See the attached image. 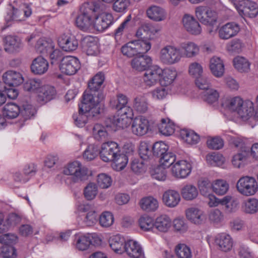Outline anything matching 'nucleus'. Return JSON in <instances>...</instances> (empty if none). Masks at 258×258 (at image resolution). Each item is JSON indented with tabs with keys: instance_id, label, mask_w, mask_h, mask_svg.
<instances>
[{
	"instance_id": "obj_12",
	"label": "nucleus",
	"mask_w": 258,
	"mask_h": 258,
	"mask_svg": "<svg viewBox=\"0 0 258 258\" xmlns=\"http://www.w3.org/2000/svg\"><path fill=\"white\" fill-rule=\"evenodd\" d=\"M192 166L191 164L186 160H179L176 162L171 168L173 176L177 179H184L190 174Z\"/></svg>"
},
{
	"instance_id": "obj_10",
	"label": "nucleus",
	"mask_w": 258,
	"mask_h": 258,
	"mask_svg": "<svg viewBox=\"0 0 258 258\" xmlns=\"http://www.w3.org/2000/svg\"><path fill=\"white\" fill-rule=\"evenodd\" d=\"M119 152V148L116 143L107 142L102 144L99 155L103 161L107 162L113 160Z\"/></svg>"
},
{
	"instance_id": "obj_38",
	"label": "nucleus",
	"mask_w": 258,
	"mask_h": 258,
	"mask_svg": "<svg viewBox=\"0 0 258 258\" xmlns=\"http://www.w3.org/2000/svg\"><path fill=\"white\" fill-rule=\"evenodd\" d=\"M162 72L160 78V84L162 86L170 85L177 77V72L174 69H166L162 70Z\"/></svg>"
},
{
	"instance_id": "obj_21",
	"label": "nucleus",
	"mask_w": 258,
	"mask_h": 258,
	"mask_svg": "<svg viewBox=\"0 0 258 258\" xmlns=\"http://www.w3.org/2000/svg\"><path fill=\"white\" fill-rule=\"evenodd\" d=\"M83 105V101H82V103L80 105H79V113L77 114H74L73 115V118L74 120V122L75 124L79 127H82L84 126L85 124L87 123V121L88 120V117L87 115L86 114V113L91 112V113L93 114V116L95 115L94 113L97 114L99 113V111L97 108V107H95V108H91L89 110L86 111L85 110H81V107Z\"/></svg>"
},
{
	"instance_id": "obj_55",
	"label": "nucleus",
	"mask_w": 258,
	"mask_h": 258,
	"mask_svg": "<svg viewBox=\"0 0 258 258\" xmlns=\"http://www.w3.org/2000/svg\"><path fill=\"white\" fill-rule=\"evenodd\" d=\"M98 194V187L93 182L89 183L84 188L83 194L88 201H91L95 198Z\"/></svg>"
},
{
	"instance_id": "obj_7",
	"label": "nucleus",
	"mask_w": 258,
	"mask_h": 258,
	"mask_svg": "<svg viewBox=\"0 0 258 258\" xmlns=\"http://www.w3.org/2000/svg\"><path fill=\"white\" fill-rule=\"evenodd\" d=\"M234 6L242 17L255 18L258 15V6L250 0H239L234 3Z\"/></svg>"
},
{
	"instance_id": "obj_43",
	"label": "nucleus",
	"mask_w": 258,
	"mask_h": 258,
	"mask_svg": "<svg viewBox=\"0 0 258 258\" xmlns=\"http://www.w3.org/2000/svg\"><path fill=\"white\" fill-rule=\"evenodd\" d=\"M4 41L5 44V50L7 51L16 50L21 45L20 40L15 36H7L5 37Z\"/></svg>"
},
{
	"instance_id": "obj_49",
	"label": "nucleus",
	"mask_w": 258,
	"mask_h": 258,
	"mask_svg": "<svg viewBox=\"0 0 258 258\" xmlns=\"http://www.w3.org/2000/svg\"><path fill=\"white\" fill-rule=\"evenodd\" d=\"M249 154L248 150H244L235 154L232 159V163L233 166L238 168L243 166Z\"/></svg>"
},
{
	"instance_id": "obj_58",
	"label": "nucleus",
	"mask_w": 258,
	"mask_h": 258,
	"mask_svg": "<svg viewBox=\"0 0 258 258\" xmlns=\"http://www.w3.org/2000/svg\"><path fill=\"white\" fill-rule=\"evenodd\" d=\"M99 152V148L97 145L90 144L84 152L83 158L88 161L92 160L97 156Z\"/></svg>"
},
{
	"instance_id": "obj_41",
	"label": "nucleus",
	"mask_w": 258,
	"mask_h": 258,
	"mask_svg": "<svg viewBox=\"0 0 258 258\" xmlns=\"http://www.w3.org/2000/svg\"><path fill=\"white\" fill-rule=\"evenodd\" d=\"M180 135L182 139L188 144H196L200 141L199 136L192 130L183 129Z\"/></svg>"
},
{
	"instance_id": "obj_16",
	"label": "nucleus",
	"mask_w": 258,
	"mask_h": 258,
	"mask_svg": "<svg viewBox=\"0 0 258 258\" xmlns=\"http://www.w3.org/2000/svg\"><path fill=\"white\" fill-rule=\"evenodd\" d=\"M182 23L185 29L190 34L197 35L201 33V25L192 16L184 15L182 18Z\"/></svg>"
},
{
	"instance_id": "obj_19",
	"label": "nucleus",
	"mask_w": 258,
	"mask_h": 258,
	"mask_svg": "<svg viewBox=\"0 0 258 258\" xmlns=\"http://www.w3.org/2000/svg\"><path fill=\"white\" fill-rule=\"evenodd\" d=\"M124 252L131 258H140L144 255L140 245L133 240H129L126 242Z\"/></svg>"
},
{
	"instance_id": "obj_62",
	"label": "nucleus",
	"mask_w": 258,
	"mask_h": 258,
	"mask_svg": "<svg viewBox=\"0 0 258 258\" xmlns=\"http://www.w3.org/2000/svg\"><path fill=\"white\" fill-rule=\"evenodd\" d=\"M20 113L25 119H30L36 113L35 108L28 102L24 103L20 107Z\"/></svg>"
},
{
	"instance_id": "obj_60",
	"label": "nucleus",
	"mask_w": 258,
	"mask_h": 258,
	"mask_svg": "<svg viewBox=\"0 0 258 258\" xmlns=\"http://www.w3.org/2000/svg\"><path fill=\"white\" fill-rule=\"evenodd\" d=\"M202 97L205 101L208 103H213L216 102L219 97V93L212 88H209L204 91L202 93Z\"/></svg>"
},
{
	"instance_id": "obj_46",
	"label": "nucleus",
	"mask_w": 258,
	"mask_h": 258,
	"mask_svg": "<svg viewBox=\"0 0 258 258\" xmlns=\"http://www.w3.org/2000/svg\"><path fill=\"white\" fill-rule=\"evenodd\" d=\"M241 207L243 211L248 214H254L258 211V200L250 198L244 201Z\"/></svg>"
},
{
	"instance_id": "obj_61",
	"label": "nucleus",
	"mask_w": 258,
	"mask_h": 258,
	"mask_svg": "<svg viewBox=\"0 0 258 258\" xmlns=\"http://www.w3.org/2000/svg\"><path fill=\"white\" fill-rule=\"evenodd\" d=\"M188 73L190 76L197 79L203 76V67L198 62H191L188 66Z\"/></svg>"
},
{
	"instance_id": "obj_26",
	"label": "nucleus",
	"mask_w": 258,
	"mask_h": 258,
	"mask_svg": "<svg viewBox=\"0 0 258 258\" xmlns=\"http://www.w3.org/2000/svg\"><path fill=\"white\" fill-rule=\"evenodd\" d=\"M48 66V62L44 58L38 56L32 61L31 69L34 74L42 75L47 71Z\"/></svg>"
},
{
	"instance_id": "obj_4",
	"label": "nucleus",
	"mask_w": 258,
	"mask_h": 258,
	"mask_svg": "<svg viewBox=\"0 0 258 258\" xmlns=\"http://www.w3.org/2000/svg\"><path fill=\"white\" fill-rule=\"evenodd\" d=\"M62 172L66 175L71 176V182L76 183L87 179L89 171L87 168L83 166L82 164L75 161L66 165Z\"/></svg>"
},
{
	"instance_id": "obj_44",
	"label": "nucleus",
	"mask_w": 258,
	"mask_h": 258,
	"mask_svg": "<svg viewBox=\"0 0 258 258\" xmlns=\"http://www.w3.org/2000/svg\"><path fill=\"white\" fill-rule=\"evenodd\" d=\"M243 100L239 97H235L230 99L226 100L223 104L227 109L231 112L237 113L238 109L242 105Z\"/></svg>"
},
{
	"instance_id": "obj_48",
	"label": "nucleus",
	"mask_w": 258,
	"mask_h": 258,
	"mask_svg": "<svg viewBox=\"0 0 258 258\" xmlns=\"http://www.w3.org/2000/svg\"><path fill=\"white\" fill-rule=\"evenodd\" d=\"M89 234L85 235H78L76 236V247L80 250L87 249L91 244Z\"/></svg>"
},
{
	"instance_id": "obj_36",
	"label": "nucleus",
	"mask_w": 258,
	"mask_h": 258,
	"mask_svg": "<svg viewBox=\"0 0 258 258\" xmlns=\"http://www.w3.org/2000/svg\"><path fill=\"white\" fill-rule=\"evenodd\" d=\"M133 107L140 113H145L148 109V99L144 95L136 96L133 101Z\"/></svg>"
},
{
	"instance_id": "obj_50",
	"label": "nucleus",
	"mask_w": 258,
	"mask_h": 258,
	"mask_svg": "<svg viewBox=\"0 0 258 258\" xmlns=\"http://www.w3.org/2000/svg\"><path fill=\"white\" fill-rule=\"evenodd\" d=\"M221 205L225 206V210L228 212L234 211L238 204L237 200L231 196H226L222 198Z\"/></svg>"
},
{
	"instance_id": "obj_18",
	"label": "nucleus",
	"mask_w": 258,
	"mask_h": 258,
	"mask_svg": "<svg viewBox=\"0 0 258 258\" xmlns=\"http://www.w3.org/2000/svg\"><path fill=\"white\" fill-rule=\"evenodd\" d=\"M180 200L181 198L179 192L175 190H167L162 196L163 203L169 208L176 207Z\"/></svg>"
},
{
	"instance_id": "obj_59",
	"label": "nucleus",
	"mask_w": 258,
	"mask_h": 258,
	"mask_svg": "<svg viewBox=\"0 0 258 258\" xmlns=\"http://www.w3.org/2000/svg\"><path fill=\"white\" fill-rule=\"evenodd\" d=\"M82 226H91L94 225L97 221V214L94 211H90L89 213L82 215Z\"/></svg>"
},
{
	"instance_id": "obj_11",
	"label": "nucleus",
	"mask_w": 258,
	"mask_h": 258,
	"mask_svg": "<svg viewBox=\"0 0 258 258\" xmlns=\"http://www.w3.org/2000/svg\"><path fill=\"white\" fill-rule=\"evenodd\" d=\"M80 68L79 59L73 56H66L61 60L60 70L61 72L67 75L75 74Z\"/></svg>"
},
{
	"instance_id": "obj_39",
	"label": "nucleus",
	"mask_w": 258,
	"mask_h": 258,
	"mask_svg": "<svg viewBox=\"0 0 258 258\" xmlns=\"http://www.w3.org/2000/svg\"><path fill=\"white\" fill-rule=\"evenodd\" d=\"M171 225V221L166 215H161L154 222V227L159 231L166 232Z\"/></svg>"
},
{
	"instance_id": "obj_37",
	"label": "nucleus",
	"mask_w": 258,
	"mask_h": 258,
	"mask_svg": "<svg viewBox=\"0 0 258 258\" xmlns=\"http://www.w3.org/2000/svg\"><path fill=\"white\" fill-rule=\"evenodd\" d=\"M20 107L15 103H8L3 108V115L7 118H16L20 113Z\"/></svg>"
},
{
	"instance_id": "obj_33",
	"label": "nucleus",
	"mask_w": 258,
	"mask_h": 258,
	"mask_svg": "<svg viewBox=\"0 0 258 258\" xmlns=\"http://www.w3.org/2000/svg\"><path fill=\"white\" fill-rule=\"evenodd\" d=\"M210 68L213 75L216 77H222L224 73V66L220 58L213 57L210 62Z\"/></svg>"
},
{
	"instance_id": "obj_63",
	"label": "nucleus",
	"mask_w": 258,
	"mask_h": 258,
	"mask_svg": "<svg viewBox=\"0 0 258 258\" xmlns=\"http://www.w3.org/2000/svg\"><path fill=\"white\" fill-rule=\"evenodd\" d=\"M208 162L212 166H220L224 162V157L220 154L213 153L206 156Z\"/></svg>"
},
{
	"instance_id": "obj_54",
	"label": "nucleus",
	"mask_w": 258,
	"mask_h": 258,
	"mask_svg": "<svg viewBox=\"0 0 258 258\" xmlns=\"http://www.w3.org/2000/svg\"><path fill=\"white\" fill-rule=\"evenodd\" d=\"M160 133L166 136L171 135L174 132L175 126L173 123L167 121L165 119H162L158 125Z\"/></svg>"
},
{
	"instance_id": "obj_14",
	"label": "nucleus",
	"mask_w": 258,
	"mask_h": 258,
	"mask_svg": "<svg viewBox=\"0 0 258 258\" xmlns=\"http://www.w3.org/2000/svg\"><path fill=\"white\" fill-rule=\"evenodd\" d=\"M149 127V122L147 118L142 116L136 117L132 123V132L135 135L141 136L147 133Z\"/></svg>"
},
{
	"instance_id": "obj_30",
	"label": "nucleus",
	"mask_w": 258,
	"mask_h": 258,
	"mask_svg": "<svg viewBox=\"0 0 258 258\" xmlns=\"http://www.w3.org/2000/svg\"><path fill=\"white\" fill-rule=\"evenodd\" d=\"M126 242L123 237L116 235L110 238L109 245L115 252L121 254L124 252Z\"/></svg>"
},
{
	"instance_id": "obj_20",
	"label": "nucleus",
	"mask_w": 258,
	"mask_h": 258,
	"mask_svg": "<svg viewBox=\"0 0 258 258\" xmlns=\"http://www.w3.org/2000/svg\"><path fill=\"white\" fill-rule=\"evenodd\" d=\"M55 94L56 91L53 87L50 85L41 86L38 90V101L42 103H45L52 100Z\"/></svg>"
},
{
	"instance_id": "obj_40",
	"label": "nucleus",
	"mask_w": 258,
	"mask_h": 258,
	"mask_svg": "<svg viewBox=\"0 0 258 258\" xmlns=\"http://www.w3.org/2000/svg\"><path fill=\"white\" fill-rule=\"evenodd\" d=\"M229 188V184L225 180L216 179L213 181L212 191L218 196L226 194Z\"/></svg>"
},
{
	"instance_id": "obj_25",
	"label": "nucleus",
	"mask_w": 258,
	"mask_h": 258,
	"mask_svg": "<svg viewBox=\"0 0 258 258\" xmlns=\"http://www.w3.org/2000/svg\"><path fill=\"white\" fill-rule=\"evenodd\" d=\"M59 46L66 51L75 50L78 46V41L75 36L63 35L58 40Z\"/></svg>"
},
{
	"instance_id": "obj_56",
	"label": "nucleus",
	"mask_w": 258,
	"mask_h": 258,
	"mask_svg": "<svg viewBox=\"0 0 258 258\" xmlns=\"http://www.w3.org/2000/svg\"><path fill=\"white\" fill-rule=\"evenodd\" d=\"M127 97L122 94H118L116 96V99L110 101V105L113 108L117 110H122L128 103Z\"/></svg>"
},
{
	"instance_id": "obj_5",
	"label": "nucleus",
	"mask_w": 258,
	"mask_h": 258,
	"mask_svg": "<svg viewBox=\"0 0 258 258\" xmlns=\"http://www.w3.org/2000/svg\"><path fill=\"white\" fill-rule=\"evenodd\" d=\"M182 58V53L179 47L168 44L162 47L159 52L160 61L166 65H173L179 63Z\"/></svg>"
},
{
	"instance_id": "obj_35",
	"label": "nucleus",
	"mask_w": 258,
	"mask_h": 258,
	"mask_svg": "<svg viewBox=\"0 0 258 258\" xmlns=\"http://www.w3.org/2000/svg\"><path fill=\"white\" fill-rule=\"evenodd\" d=\"M139 204L141 209L147 212L155 211L158 208V201L151 196L142 198Z\"/></svg>"
},
{
	"instance_id": "obj_15",
	"label": "nucleus",
	"mask_w": 258,
	"mask_h": 258,
	"mask_svg": "<svg viewBox=\"0 0 258 258\" xmlns=\"http://www.w3.org/2000/svg\"><path fill=\"white\" fill-rule=\"evenodd\" d=\"M240 30L239 25L234 22H229L223 25L218 30L219 37L223 40H227L236 36Z\"/></svg>"
},
{
	"instance_id": "obj_31",
	"label": "nucleus",
	"mask_w": 258,
	"mask_h": 258,
	"mask_svg": "<svg viewBox=\"0 0 258 258\" xmlns=\"http://www.w3.org/2000/svg\"><path fill=\"white\" fill-rule=\"evenodd\" d=\"M148 17L157 22L162 21L166 18V13L161 8L152 6L149 7L146 11Z\"/></svg>"
},
{
	"instance_id": "obj_8",
	"label": "nucleus",
	"mask_w": 258,
	"mask_h": 258,
	"mask_svg": "<svg viewBox=\"0 0 258 258\" xmlns=\"http://www.w3.org/2000/svg\"><path fill=\"white\" fill-rule=\"evenodd\" d=\"M236 188L242 195L250 196L254 195L257 191L258 184L254 177L243 176L237 182Z\"/></svg>"
},
{
	"instance_id": "obj_6",
	"label": "nucleus",
	"mask_w": 258,
	"mask_h": 258,
	"mask_svg": "<svg viewBox=\"0 0 258 258\" xmlns=\"http://www.w3.org/2000/svg\"><path fill=\"white\" fill-rule=\"evenodd\" d=\"M31 14V9L28 6L25 5L22 9L11 6L5 17L6 25L2 27V30H4L7 27L11 26L15 22L24 21L26 18L30 17Z\"/></svg>"
},
{
	"instance_id": "obj_3",
	"label": "nucleus",
	"mask_w": 258,
	"mask_h": 258,
	"mask_svg": "<svg viewBox=\"0 0 258 258\" xmlns=\"http://www.w3.org/2000/svg\"><path fill=\"white\" fill-rule=\"evenodd\" d=\"M94 4H98L93 15V29L103 31L108 28L113 23L112 15L105 12L106 6L101 1H94Z\"/></svg>"
},
{
	"instance_id": "obj_13",
	"label": "nucleus",
	"mask_w": 258,
	"mask_h": 258,
	"mask_svg": "<svg viewBox=\"0 0 258 258\" xmlns=\"http://www.w3.org/2000/svg\"><path fill=\"white\" fill-rule=\"evenodd\" d=\"M162 69L158 66H152L147 70L143 76V81L145 84L148 87L156 85L159 82H160L161 74Z\"/></svg>"
},
{
	"instance_id": "obj_51",
	"label": "nucleus",
	"mask_w": 258,
	"mask_h": 258,
	"mask_svg": "<svg viewBox=\"0 0 258 258\" xmlns=\"http://www.w3.org/2000/svg\"><path fill=\"white\" fill-rule=\"evenodd\" d=\"M221 205L225 206V210L228 212L234 211L238 204L237 200L231 196H226L222 198Z\"/></svg>"
},
{
	"instance_id": "obj_9",
	"label": "nucleus",
	"mask_w": 258,
	"mask_h": 258,
	"mask_svg": "<svg viewBox=\"0 0 258 258\" xmlns=\"http://www.w3.org/2000/svg\"><path fill=\"white\" fill-rule=\"evenodd\" d=\"M196 16L203 24L212 25L217 21V14L214 11L206 6H199L195 10Z\"/></svg>"
},
{
	"instance_id": "obj_23",
	"label": "nucleus",
	"mask_w": 258,
	"mask_h": 258,
	"mask_svg": "<svg viewBox=\"0 0 258 258\" xmlns=\"http://www.w3.org/2000/svg\"><path fill=\"white\" fill-rule=\"evenodd\" d=\"M129 119L126 116L119 114L114 116L107 120V127H114L117 128H124L127 127L130 124Z\"/></svg>"
},
{
	"instance_id": "obj_29",
	"label": "nucleus",
	"mask_w": 258,
	"mask_h": 258,
	"mask_svg": "<svg viewBox=\"0 0 258 258\" xmlns=\"http://www.w3.org/2000/svg\"><path fill=\"white\" fill-rule=\"evenodd\" d=\"M179 48L182 53V57H194L199 54L200 51L199 46L192 42L183 43Z\"/></svg>"
},
{
	"instance_id": "obj_52",
	"label": "nucleus",
	"mask_w": 258,
	"mask_h": 258,
	"mask_svg": "<svg viewBox=\"0 0 258 258\" xmlns=\"http://www.w3.org/2000/svg\"><path fill=\"white\" fill-rule=\"evenodd\" d=\"M92 135L96 140L100 141L106 140L108 137V133L106 127L100 124H96L92 129Z\"/></svg>"
},
{
	"instance_id": "obj_27",
	"label": "nucleus",
	"mask_w": 258,
	"mask_h": 258,
	"mask_svg": "<svg viewBox=\"0 0 258 258\" xmlns=\"http://www.w3.org/2000/svg\"><path fill=\"white\" fill-rule=\"evenodd\" d=\"M215 241L220 249L225 252L230 250L233 246L232 239L226 233H222L217 235Z\"/></svg>"
},
{
	"instance_id": "obj_47",
	"label": "nucleus",
	"mask_w": 258,
	"mask_h": 258,
	"mask_svg": "<svg viewBox=\"0 0 258 258\" xmlns=\"http://www.w3.org/2000/svg\"><path fill=\"white\" fill-rule=\"evenodd\" d=\"M183 198L187 201L195 199L198 195V191L196 187L192 184L184 186L181 190Z\"/></svg>"
},
{
	"instance_id": "obj_22",
	"label": "nucleus",
	"mask_w": 258,
	"mask_h": 258,
	"mask_svg": "<svg viewBox=\"0 0 258 258\" xmlns=\"http://www.w3.org/2000/svg\"><path fill=\"white\" fill-rule=\"evenodd\" d=\"M152 58L148 55H141L131 61L132 68L138 71H146L152 63Z\"/></svg>"
},
{
	"instance_id": "obj_45",
	"label": "nucleus",
	"mask_w": 258,
	"mask_h": 258,
	"mask_svg": "<svg viewBox=\"0 0 258 258\" xmlns=\"http://www.w3.org/2000/svg\"><path fill=\"white\" fill-rule=\"evenodd\" d=\"M111 161H112L111 166L113 169L116 171H120L126 166L128 162V158L125 154H120L119 152Z\"/></svg>"
},
{
	"instance_id": "obj_34",
	"label": "nucleus",
	"mask_w": 258,
	"mask_h": 258,
	"mask_svg": "<svg viewBox=\"0 0 258 258\" xmlns=\"http://www.w3.org/2000/svg\"><path fill=\"white\" fill-rule=\"evenodd\" d=\"M54 48L53 42L51 39L40 38L35 45L36 51L40 53L46 54L51 52Z\"/></svg>"
},
{
	"instance_id": "obj_57",
	"label": "nucleus",
	"mask_w": 258,
	"mask_h": 258,
	"mask_svg": "<svg viewBox=\"0 0 258 258\" xmlns=\"http://www.w3.org/2000/svg\"><path fill=\"white\" fill-rule=\"evenodd\" d=\"M140 228L145 231H150L154 227V221L153 218L148 215L141 216L138 221Z\"/></svg>"
},
{
	"instance_id": "obj_28",
	"label": "nucleus",
	"mask_w": 258,
	"mask_h": 258,
	"mask_svg": "<svg viewBox=\"0 0 258 258\" xmlns=\"http://www.w3.org/2000/svg\"><path fill=\"white\" fill-rule=\"evenodd\" d=\"M238 116L244 120H247L253 115L254 108L253 103L246 100L243 101L242 105L238 109L237 113Z\"/></svg>"
},
{
	"instance_id": "obj_32",
	"label": "nucleus",
	"mask_w": 258,
	"mask_h": 258,
	"mask_svg": "<svg viewBox=\"0 0 258 258\" xmlns=\"http://www.w3.org/2000/svg\"><path fill=\"white\" fill-rule=\"evenodd\" d=\"M81 43L88 55H93L97 53L98 46L94 37L90 35L84 37L81 39Z\"/></svg>"
},
{
	"instance_id": "obj_2",
	"label": "nucleus",
	"mask_w": 258,
	"mask_h": 258,
	"mask_svg": "<svg viewBox=\"0 0 258 258\" xmlns=\"http://www.w3.org/2000/svg\"><path fill=\"white\" fill-rule=\"evenodd\" d=\"M96 7L97 6L94 2L85 3L82 6L81 13L76 20L77 27L82 31L89 32L93 29V15Z\"/></svg>"
},
{
	"instance_id": "obj_1",
	"label": "nucleus",
	"mask_w": 258,
	"mask_h": 258,
	"mask_svg": "<svg viewBox=\"0 0 258 258\" xmlns=\"http://www.w3.org/2000/svg\"><path fill=\"white\" fill-rule=\"evenodd\" d=\"M102 85L99 83L91 80L88 84V90L84 92L83 96V105L81 110H89L97 107L103 101L105 95L101 90Z\"/></svg>"
},
{
	"instance_id": "obj_17",
	"label": "nucleus",
	"mask_w": 258,
	"mask_h": 258,
	"mask_svg": "<svg viewBox=\"0 0 258 258\" xmlns=\"http://www.w3.org/2000/svg\"><path fill=\"white\" fill-rule=\"evenodd\" d=\"M185 214L188 220L196 225L202 224L206 220V216L204 212L197 208L191 207L187 209Z\"/></svg>"
},
{
	"instance_id": "obj_24",
	"label": "nucleus",
	"mask_w": 258,
	"mask_h": 258,
	"mask_svg": "<svg viewBox=\"0 0 258 258\" xmlns=\"http://www.w3.org/2000/svg\"><path fill=\"white\" fill-rule=\"evenodd\" d=\"M4 82L10 87L17 86L20 85L23 82V78L22 75L13 71H9L5 73L3 76Z\"/></svg>"
},
{
	"instance_id": "obj_42",
	"label": "nucleus",
	"mask_w": 258,
	"mask_h": 258,
	"mask_svg": "<svg viewBox=\"0 0 258 258\" xmlns=\"http://www.w3.org/2000/svg\"><path fill=\"white\" fill-rule=\"evenodd\" d=\"M233 64L235 68L241 73H247L250 70V63L244 57L238 56L233 59Z\"/></svg>"
},
{
	"instance_id": "obj_64",
	"label": "nucleus",
	"mask_w": 258,
	"mask_h": 258,
	"mask_svg": "<svg viewBox=\"0 0 258 258\" xmlns=\"http://www.w3.org/2000/svg\"><path fill=\"white\" fill-rule=\"evenodd\" d=\"M176 160L175 155L171 152H167L164 154L160 158V162L164 167H168L173 165Z\"/></svg>"
},
{
	"instance_id": "obj_53",
	"label": "nucleus",
	"mask_w": 258,
	"mask_h": 258,
	"mask_svg": "<svg viewBox=\"0 0 258 258\" xmlns=\"http://www.w3.org/2000/svg\"><path fill=\"white\" fill-rule=\"evenodd\" d=\"M137 54L143 55L146 53L151 47L149 40L140 39L134 41Z\"/></svg>"
}]
</instances>
